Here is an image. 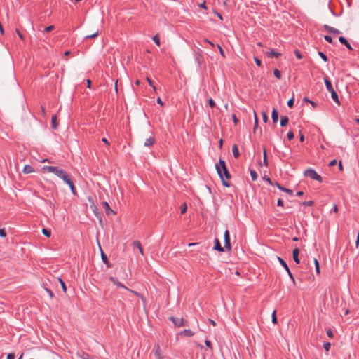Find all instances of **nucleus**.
<instances>
[{
  "mask_svg": "<svg viewBox=\"0 0 359 359\" xmlns=\"http://www.w3.org/2000/svg\"><path fill=\"white\" fill-rule=\"evenodd\" d=\"M271 320H272V323L274 324H277V323H278L276 311H273V312L272 313Z\"/></svg>",
  "mask_w": 359,
  "mask_h": 359,
  "instance_id": "f704fd0d",
  "label": "nucleus"
},
{
  "mask_svg": "<svg viewBox=\"0 0 359 359\" xmlns=\"http://www.w3.org/2000/svg\"><path fill=\"white\" fill-rule=\"evenodd\" d=\"M45 290L48 293L49 297L52 299L53 297V296H54L53 292L50 289H48V288H45Z\"/></svg>",
  "mask_w": 359,
  "mask_h": 359,
  "instance_id": "6e6d98bb",
  "label": "nucleus"
},
{
  "mask_svg": "<svg viewBox=\"0 0 359 359\" xmlns=\"http://www.w3.org/2000/svg\"><path fill=\"white\" fill-rule=\"evenodd\" d=\"M154 353L156 359H163L164 356L159 344H156L154 346Z\"/></svg>",
  "mask_w": 359,
  "mask_h": 359,
  "instance_id": "39448f33",
  "label": "nucleus"
},
{
  "mask_svg": "<svg viewBox=\"0 0 359 359\" xmlns=\"http://www.w3.org/2000/svg\"><path fill=\"white\" fill-rule=\"evenodd\" d=\"M254 60L258 67H261L262 66V61L258 57H254Z\"/></svg>",
  "mask_w": 359,
  "mask_h": 359,
  "instance_id": "49530a36",
  "label": "nucleus"
},
{
  "mask_svg": "<svg viewBox=\"0 0 359 359\" xmlns=\"http://www.w3.org/2000/svg\"><path fill=\"white\" fill-rule=\"evenodd\" d=\"M65 182L69 187L72 194L75 195L76 194V189H75L73 182L70 179V177H69L67 180H65Z\"/></svg>",
  "mask_w": 359,
  "mask_h": 359,
  "instance_id": "ddd939ff",
  "label": "nucleus"
},
{
  "mask_svg": "<svg viewBox=\"0 0 359 359\" xmlns=\"http://www.w3.org/2000/svg\"><path fill=\"white\" fill-rule=\"evenodd\" d=\"M170 320L177 327L185 325V320L183 318H175L172 316L170 317Z\"/></svg>",
  "mask_w": 359,
  "mask_h": 359,
  "instance_id": "1a4fd4ad",
  "label": "nucleus"
},
{
  "mask_svg": "<svg viewBox=\"0 0 359 359\" xmlns=\"http://www.w3.org/2000/svg\"><path fill=\"white\" fill-rule=\"evenodd\" d=\"M224 246L226 248V250L229 252H230L231 250V243H230L229 232L228 230H226L224 231Z\"/></svg>",
  "mask_w": 359,
  "mask_h": 359,
  "instance_id": "423d86ee",
  "label": "nucleus"
},
{
  "mask_svg": "<svg viewBox=\"0 0 359 359\" xmlns=\"http://www.w3.org/2000/svg\"><path fill=\"white\" fill-rule=\"evenodd\" d=\"M264 54L269 58H273V57L278 58L282 55L280 53L276 51L274 49H271L269 51L265 52Z\"/></svg>",
  "mask_w": 359,
  "mask_h": 359,
  "instance_id": "0eeeda50",
  "label": "nucleus"
},
{
  "mask_svg": "<svg viewBox=\"0 0 359 359\" xmlns=\"http://www.w3.org/2000/svg\"><path fill=\"white\" fill-rule=\"evenodd\" d=\"M208 102L211 108H214L216 106L215 101L211 97L209 98V100H208Z\"/></svg>",
  "mask_w": 359,
  "mask_h": 359,
  "instance_id": "37998d69",
  "label": "nucleus"
},
{
  "mask_svg": "<svg viewBox=\"0 0 359 359\" xmlns=\"http://www.w3.org/2000/svg\"><path fill=\"white\" fill-rule=\"evenodd\" d=\"M287 137L289 141H291L294 137V134L292 131H289L287 134Z\"/></svg>",
  "mask_w": 359,
  "mask_h": 359,
  "instance_id": "e433bc0d",
  "label": "nucleus"
},
{
  "mask_svg": "<svg viewBox=\"0 0 359 359\" xmlns=\"http://www.w3.org/2000/svg\"><path fill=\"white\" fill-rule=\"evenodd\" d=\"M42 233L46 236V237H50L51 233H50V231L48 230V229H42Z\"/></svg>",
  "mask_w": 359,
  "mask_h": 359,
  "instance_id": "58836bf2",
  "label": "nucleus"
},
{
  "mask_svg": "<svg viewBox=\"0 0 359 359\" xmlns=\"http://www.w3.org/2000/svg\"><path fill=\"white\" fill-rule=\"evenodd\" d=\"M155 138L154 137H149V138L146 139L144 142V146L146 147H150L152 146L155 143Z\"/></svg>",
  "mask_w": 359,
  "mask_h": 359,
  "instance_id": "a211bd4d",
  "label": "nucleus"
},
{
  "mask_svg": "<svg viewBox=\"0 0 359 359\" xmlns=\"http://www.w3.org/2000/svg\"><path fill=\"white\" fill-rule=\"evenodd\" d=\"M303 101H304V102H306V103H309V104H311L314 108H315V107H316L318 106V104H317V103H316L315 102H313V101H312V100H309L307 97H304L303 98Z\"/></svg>",
  "mask_w": 359,
  "mask_h": 359,
  "instance_id": "bb28decb",
  "label": "nucleus"
},
{
  "mask_svg": "<svg viewBox=\"0 0 359 359\" xmlns=\"http://www.w3.org/2000/svg\"><path fill=\"white\" fill-rule=\"evenodd\" d=\"M152 40L154 41V42L155 43L156 45H157L158 46H160L161 42H160V38H159L158 34L154 35L152 37Z\"/></svg>",
  "mask_w": 359,
  "mask_h": 359,
  "instance_id": "cd10ccee",
  "label": "nucleus"
},
{
  "mask_svg": "<svg viewBox=\"0 0 359 359\" xmlns=\"http://www.w3.org/2000/svg\"><path fill=\"white\" fill-rule=\"evenodd\" d=\"M54 29H55L54 25H49V26H47L46 27H45V29L43 32H50L53 31Z\"/></svg>",
  "mask_w": 359,
  "mask_h": 359,
  "instance_id": "c03bdc74",
  "label": "nucleus"
},
{
  "mask_svg": "<svg viewBox=\"0 0 359 359\" xmlns=\"http://www.w3.org/2000/svg\"><path fill=\"white\" fill-rule=\"evenodd\" d=\"M324 39L329 43H333L332 38L330 36H329V35H325L324 36Z\"/></svg>",
  "mask_w": 359,
  "mask_h": 359,
  "instance_id": "de8ad7c7",
  "label": "nucleus"
},
{
  "mask_svg": "<svg viewBox=\"0 0 359 359\" xmlns=\"http://www.w3.org/2000/svg\"><path fill=\"white\" fill-rule=\"evenodd\" d=\"M88 200L92 202L91 208H92L93 211L94 212V213L95 215H97V208L96 205L94 204V203L92 201L91 198H88Z\"/></svg>",
  "mask_w": 359,
  "mask_h": 359,
  "instance_id": "c9c22d12",
  "label": "nucleus"
},
{
  "mask_svg": "<svg viewBox=\"0 0 359 359\" xmlns=\"http://www.w3.org/2000/svg\"><path fill=\"white\" fill-rule=\"evenodd\" d=\"M156 102H157L158 104H159L161 106L164 105V103H163V102L162 101V100L161 99L160 97H157Z\"/></svg>",
  "mask_w": 359,
  "mask_h": 359,
  "instance_id": "0e129e2a",
  "label": "nucleus"
},
{
  "mask_svg": "<svg viewBox=\"0 0 359 359\" xmlns=\"http://www.w3.org/2000/svg\"><path fill=\"white\" fill-rule=\"evenodd\" d=\"M14 358H15L14 353H8L6 359H14Z\"/></svg>",
  "mask_w": 359,
  "mask_h": 359,
  "instance_id": "338daca9",
  "label": "nucleus"
},
{
  "mask_svg": "<svg viewBox=\"0 0 359 359\" xmlns=\"http://www.w3.org/2000/svg\"><path fill=\"white\" fill-rule=\"evenodd\" d=\"M58 281L60 282V285H61V287L62 288V290L66 292H67V287H66V285H65V282L61 279V278H58Z\"/></svg>",
  "mask_w": 359,
  "mask_h": 359,
  "instance_id": "4c0bfd02",
  "label": "nucleus"
},
{
  "mask_svg": "<svg viewBox=\"0 0 359 359\" xmlns=\"http://www.w3.org/2000/svg\"><path fill=\"white\" fill-rule=\"evenodd\" d=\"M304 175L306 177H308L312 179V180H316L319 182H321V180H322L321 177L319 175H318L315 170H313L312 169H309V170H305Z\"/></svg>",
  "mask_w": 359,
  "mask_h": 359,
  "instance_id": "20e7f679",
  "label": "nucleus"
},
{
  "mask_svg": "<svg viewBox=\"0 0 359 359\" xmlns=\"http://www.w3.org/2000/svg\"><path fill=\"white\" fill-rule=\"evenodd\" d=\"M276 187L281 191H285L290 195H292L293 194V191L291 190V189H287V188H285L283 187V186H281L280 184L278 183H276Z\"/></svg>",
  "mask_w": 359,
  "mask_h": 359,
  "instance_id": "412c9836",
  "label": "nucleus"
},
{
  "mask_svg": "<svg viewBox=\"0 0 359 359\" xmlns=\"http://www.w3.org/2000/svg\"><path fill=\"white\" fill-rule=\"evenodd\" d=\"M198 6H199L201 8L207 9V6H206L205 1H203V3L200 4L198 5Z\"/></svg>",
  "mask_w": 359,
  "mask_h": 359,
  "instance_id": "052dcab7",
  "label": "nucleus"
},
{
  "mask_svg": "<svg viewBox=\"0 0 359 359\" xmlns=\"http://www.w3.org/2000/svg\"><path fill=\"white\" fill-rule=\"evenodd\" d=\"M133 246L135 248H137V250H139V252H140V254L142 255H144V250H143V248H142L140 241H133Z\"/></svg>",
  "mask_w": 359,
  "mask_h": 359,
  "instance_id": "dca6fc26",
  "label": "nucleus"
},
{
  "mask_svg": "<svg viewBox=\"0 0 359 359\" xmlns=\"http://www.w3.org/2000/svg\"><path fill=\"white\" fill-rule=\"evenodd\" d=\"M262 178H263L264 180L266 181L270 184H271V185L273 184V182H271V179L268 176H266V175H264Z\"/></svg>",
  "mask_w": 359,
  "mask_h": 359,
  "instance_id": "864d4df0",
  "label": "nucleus"
},
{
  "mask_svg": "<svg viewBox=\"0 0 359 359\" xmlns=\"http://www.w3.org/2000/svg\"><path fill=\"white\" fill-rule=\"evenodd\" d=\"M294 97H292L290 98L288 101H287V106L290 107V108H292L294 106Z\"/></svg>",
  "mask_w": 359,
  "mask_h": 359,
  "instance_id": "a19ab883",
  "label": "nucleus"
},
{
  "mask_svg": "<svg viewBox=\"0 0 359 359\" xmlns=\"http://www.w3.org/2000/svg\"><path fill=\"white\" fill-rule=\"evenodd\" d=\"M103 207L104 208L105 212L107 215H115L116 212H114L109 206V203L106 201L102 203Z\"/></svg>",
  "mask_w": 359,
  "mask_h": 359,
  "instance_id": "6e6552de",
  "label": "nucleus"
},
{
  "mask_svg": "<svg viewBox=\"0 0 359 359\" xmlns=\"http://www.w3.org/2000/svg\"><path fill=\"white\" fill-rule=\"evenodd\" d=\"M278 261L280 262V264L284 267V268H287V263L282 259L280 258V257H278Z\"/></svg>",
  "mask_w": 359,
  "mask_h": 359,
  "instance_id": "8fccbe9b",
  "label": "nucleus"
},
{
  "mask_svg": "<svg viewBox=\"0 0 359 359\" xmlns=\"http://www.w3.org/2000/svg\"><path fill=\"white\" fill-rule=\"evenodd\" d=\"M98 34H99L98 31H97L95 33H94L93 34L86 36L85 39H95L98 36Z\"/></svg>",
  "mask_w": 359,
  "mask_h": 359,
  "instance_id": "72a5a7b5",
  "label": "nucleus"
},
{
  "mask_svg": "<svg viewBox=\"0 0 359 359\" xmlns=\"http://www.w3.org/2000/svg\"><path fill=\"white\" fill-rule=\"evenodd\" d=\"M313 203V201H307V202H303L302 204L303 205L310 206V205H312Z\"/></svg>",
  "mask_w": 359,
  "mask_h": 359,
  "instance_id": "680f3d73",
  "label": "nucleus"
},
{
  "mask_svg": "<svg viewBox=\"0 0 359 359\" xmlns=\"http://www.w3.org/2000/svg\"><path fill=\"white\" fill-rule=\"evenodd\" d=\"M254 114H255V123H254L253 130H254V133H255L256 130L259 127V119H258L257 115L255 111H254Z\"/></svg>",
  "mask_w": 359,
  "mask_h": 359,
  "instance_id": "393cba45",
  "label": "nucleus"
},
{
  "mask_svg": "<svg viewBox=\"0 0 359 359\" xmlns=\"http://www.w3.org/2000/svg\"><path fill=\"white\" fill-rule=\"evenodd\" d=\"M318 55L321 57V59L325 61V62H327L328 61V57L322 51H318Z\"/></svg>",
  "mask_w": 359,
  "mask_h": 359,
  "instance_id": "2f4dec72",
  "label": "nucleus"
},
{
  "mask_svg": "<svg viewBox=\"0 0 359 359\" xmlns=\"http://www.w3.org/2000/svg\"><path fill=\"white\" fill-rule=\"evenodd\" d=\"M215 169L223 185L226 187H229L230 184L228 181L231 179V176L229 172L225 161L222 158H219V162L215 164Z\"/></svg>",
  "mask_w": 359,
  "mask_h": 359,
  "instance_id": "f257e3e1",
  "label": "nucleus"
},
{
  "mask_svg": "<svg viewBox=\"0 0 359 359\" xmlns=\"http://www.w3.org/2000/svg\"><path fill=\"white\" fill-rule=\"evenodd\" d=\"M355 245H356V248H358L359 246V231H358V236H357Z\"/></svg>",
  "mask_w": 359,
  "mask_h": 359,
  "instance_id": "774afa93",
  "label": "nucleus"
},
{
  "mask_svg": "<svg viewBox=\"0 0 359 359\" xmlns=\"http://www.w3.org/2000/svg\"><path fill=\"white\" fill-rule=\"evenodd\" d=\"M331 347V344L330 342H327L324 344V348L326 351H329Z\"/></svg>",
  "mask_w": 359,
  "mask_h": 359,
  "instance_id": "603ef678",
  "label": "nucleus"
},
{
  "mask_svg": "<svg viewBox=\"0 0 359 359\" xmlns=\"http://www.w3.org/2000/svg\"><path fill=\"white\" fill-rule=\"evenodd\" d=\"M331 34H339L340 33V31L338 30L336 28H334L332 27V30H331Z\"/></svg>",
  "mask_w": 359,
  "mask_h": 359,
  "instance_id": "bf43d9fd",
  "label": "nucleus"
},
{
  "mask_svg": "<svg viewBox=\"0 0 359 359\" xmlns=\"http://www.w3.org/2000/svg\"><path fill=\"white\" fill-rule=\"evenodd\" d=\"M214 250L219 252H224V248L221 246L219 241L218 239L215 240Z\"/></svg>",
  "mask_w": 359,
  "mask_h": 359,
  "instance_id": "6ab92c4d",
  "label": "nucleus"
},
{
  "mask_svg": "<svg viewBox=\"0 0 359 359\" xmlns=\"http://www.w3.org/2000/svg\"><path fill=\"white\" fill-rule=\"evenodd\" d=\"M294 53V55L297 57V58H298L299 60L302 59L303 56H302V54L300 53L299 50H295Z\"/></svg>",
  "mask_w": 359,
  "mask_h": 359,
  "instance_id": "a18cd8bd",
  "label": "nucleus"
},
{
  "mask_svg": "<svg viewBox=\"0 0 359 359\" xmlns=\"http://www.w3.org/2000/svg\"><path fill=\"white\" fill-rule=\"evenodd\" d=\"M232 152H233L234 157H239L240 153H239L238 147L236 144L233 145Z\"/></svg>",
  "mask_w": 359,
  "mask_h": 359,
  "instance_id": "5701e85b",
  "label": "nucleus"
},
{
  "mask_svg": "<svg viewBox=\"0 0 359 359\" xmlns=\"http://www.w3.org/2000/svg\"><path fill=\"white\" fill-rule=\"evenodd\" d=\"M262 116L263 121L264 123H266L269 120L268 115H267L266 112L263 111L262 112Z\"/></svg>",
  "mask_w": 359,
  "mask_h": 359,
  "instance_id": "ea45409f",
  "label": "nucleus"
},
{
  "mask_svg": "<svg viewBox=\"0 0 359 359\" xmlns=\"http://www.w3.org/2000/svg\"><path fill=\"white\" fill-rule=\"evenodd\" d=\"M23 172L25 174H29V173H32L34 172V170L33 168H32V166L29 165H27L24 167L23 168Z\"/></svg>",
  "mask_w": 359,
  "mask_h": 359,
  "instance_id": "a878e982",
  "label": "nucleus"
},
{
  "mask_svg": "<svg viewBox=\"0 0 359 359\" xmlns=\"http://www.w3.org/2000/svg\"><path fill=\"white\" fill-rule=\"evenodd\" d=\"M324 82L326 86L327 90L331 93V97L332 100L337 104H340L339 96L337 93L335 91V90L333 88L332 82L328 76L324 77Z\"/></svg>",
  "mask_w": 359,
  "mask_h": 359,
  "instance_id": "7ed1b4c3",
  "label": "nucleus"
},
{
  "mask_svg": "<svg viewBox=\"0 0 359 359\" xmlns=\"http://www.w3.org/2000/svg\"><path fill=\"white\" fill-rule=\"evenodd\" d=\"M146 79L151 87L154 86L153 81L149 77H147Z\"/></svg>",
  "mask_w": 359,
  "mask_h": 359,
  "instance_id": "e2e57ef3",
  "label": "nucleus"
},
{
  "mask_svg": "<svg viewBox=\"0 0 359 359\" xmlns=\"http://www.w3.org/2000/svg\"><path fill=\"white\" fill-rule=\"evenodd\" d=\"M16 33L18 34V36L21 40H24V36L23 34L19 31L18 29H16L15 30Z\"/></svg>",
  "mask_w": 359,
  "mask_h": 359,
  "instance_id": "4d7b16f0",
  "label": "nucleus"
},
{
  "mask_svg": "<svg viewBox=\"0 0 359 359\" xmlns=\"http://www.w3.org/2000/svg\"><path fill=\"white\" fill-rule=\"evenodd\" d=\"M323 27H324V29H325L326 31H327V32H330V33L331 32V30H332V27H330V25H325L323 26Z\"/></svg>",
  "mask_w": 359,
  "mask_h": 359,
  "instance_id": "13d9d810",
  "label": "nucleus"
},
{
  "mask_svg": "<svg viewBox=\"0 0 359 359\" xmlns=\"http://www.w3.org/2000/svg\"><path fill=\"white\" fill-rule=\"evenodd\" d=\"M194 59L198 65L200 66L203 60V55L199 51H196L194 53Z\"/></svg>",
  "mask_w": 359,
  "mask_h": 359,
  "instance_id": "9b49d317",
  "label": "nucleus"
},
{
  "mask_svg": "<svg viewBox=\"0 0 359 359\" xmlns=\"http://www.w3.org/2000/svg\"><path fill=\"white\" fill-rule=\"evenodd\" d=\"M109 280L114 285H116L118 287H123L126 289L127 288L121 283H120L117 278L114 277H110Z\"/></svg>",
  "mask_w": 359,
  "mask_h": 359,
  "instance_id": "f3484780",
  "label": "nucleus"
},
{
  "mask_svg": "<svg viewBox=\"0 0 359 359\" xmlns=\"http://www.w3.org/2000/svg\"><path fill=\"white\" fill-rule=\"evenodd\" d=\"M217 48H218V49H219V51L220 55H221L224 58V57H226L225 53H224V51L223 48L221 47V46H220V45H219V44H217Z\"/></svg>",
  "mask_w": 359,
  "mask_h": 359,
  "instance_id": "79ce46f5",
  "label": "nucleus"
},
{
  "mask_svg": "<svg viewBox=\"0 0 359 359\" xmlns=\"http://www.w3.org/2000/svg\"><path fill=\"white\" fill-rule=\"evenodd\" d=\"M273 74L274 76L278 79H280L281 77H282V74H281V72L280 70H278V69H274L273 70Z\"/></svg>",
  "mask_w": 359,
  "mask_h": 359,
  "instance_id": "7c9ffc66",
  "label": "nucleus"
},
{
  "mask_svg": "<svg viewBox=\"0 0 359 359\" xmlns=\"http://www.w3.org/2000/svg\"><path fill=\"white\" fill-rule=\"evenodd\" d=\"M250 176H251L252 180V181L257 180V174L256 171L254 170H250Z\"/></svg>",
  "mask_w": 359,
  "mask_h": 359,
  "instance_id": "c85d7f7f",
  "label": "nucleus"
},
{
  "mask_svg": "<svg viewBox=\"0 0 359 359\" xmlns=\"http://www.w3.org/2000/svg\"><path fill=\"white\" fill-rule=\"evenodd\" d=\"M268 158H263L262 161H258V165L260 166V167H262V166H267L268 165V161H267Z\"/></svg>",
  "mask_w": 359,
  "mask_h": 359,
  "instance_id": "c756f323",
  "label": "nucleus"
},
{
  "mask_svg": "<svg viewBox=\"0 0 359 359\" xmlns=\"http://www.w3.org/2000/svg\"><path fill=\"white\" fill-rule=\"evenodd\" d=\"M313 262H314V264H315L316 271L318 274H319L320 273L319 262H318V259L316 258L313 259Z\"/></svg>",
  "mask_w": 359,
  "mask_h": 359,
  "instance_id": "473e14b6",
  "label": "nucleus"
},
{
  "mask_svg": "<svg viewBox=\"0 0 359 359\" xmlns=\"http://www.w3.org/2000/svg\"><path fill=\"white\" fill-rule=\"evenodd\" d=\"M187 210V205L185 203H184L181 207V213L182 214L185 213Z\"/></svg>",
  "mask_w": 359,
  "mask_h": 359,
  "instance_id": "09e8293b",
  "label": "nucleus"
},
{
  "mask_svg": "<svg viewBox=\"0 0 359 359\" xmlns=\"http://www.w3.org/2000/svg\"><path fill=\"white\" fill-rule=\"evenodd\" d=\"M326 332H327V334L330 337H333V332H332V330L330 329H328Z\"/></svg>",
  "mask_w": 359,
  "mask_h": 359,
  "instance_id": "69168bd1",
  "label": "nucleus"
},
{
  "mask_svg": "<svg viewBox=\"0 0 359 359\" xmlns=\"http://www.w3.org/2000/svg\"><path fill=\"white\" fill-rule=\"evenodd\" d=\"M58 127V122L57 120V116L55 114L52 116L51 118V128L54 130H57Z\"/></svg>",
  "mask_w": 359,
  "mask_h": 359,
  "instance_id": "2eb2a0df",
  "label": "nucleus"
},
{
  "mask_svg": "<svg viewBox=\"0 0 359 359\" xmlns=\"http://www.w3.org/2000/svg\"><path fill=\"white\" fill-rule=\"evenodd\" d=\"M289 123V118L287 116H283L280 118V126L281 127L286 126Z\"/></svg>",
  "mask_w": 359,
  "mask_h": 359,
  "instance_id": "aec40b11",
  "label": "nucleus"
},
{
  "mask_svg": "<svg viewBox=\"0 0 359 359\" xmlns=\"http://www.w3.org/2000/svg\"><path fill=\"white\" fill-rule=\"evenodd\" d=\"M271 118L273 123H276L278 121V111L276 108H273L271 112Z\"/></svg>",
  "mask_w": 359,
  "mask_h": 359,
  "instance_id": "4468645a",
  "label": "nucleus"
},
{
  "mask_svg": "<svg viewBox=\"0 0 359 359\" xmlns=\"http://www.w3.org/2000/svg\"><path fill=\"white\" fill-rule=\"evenodd\" d=\"M100 250H101V257H102L103 262L105 263L108 267H110V264H109L107 255L103 252V251L102 250L101 248H100Z\"/></svg>",
  "mask_w": 359,
  "mask_h": 359,
  "instance_id": "b1692460",
  "label": "nucleus"
},
{
  "mask_svg": "<svg viewBox=\"0 0 359 359\" xmlns=\"http://www.w3.org/2000/svg\"><path fill=\"white\" fill-rule=\"evenodd\" d=\"M180 334L182 336L191 337L194 334V332H193L190 330H184L182 331L180 333Z\"/></svg>",
  "mask_w": 359,
  "mask_h": 359,
  "instance_id": "4be33fe9",
  "label": "nucleus"
},
{
  "mask_svg": "<svg viewBox=\"0 0 359 359\" xmlns=\"http://www.w3.org/2000/svg\"><path fill=\"white\" fill-rule=\"evenodd\" d=\"M6 236V233L4 229H0V237L5 238Z\"/></svg>",
  "mask_w": 359,
  "mask_h": 359,
  "instance_id": "5fc2aeb1",
  "label": "nucleus"
},
{
  "mask_svg": "<svg viewBox=\"0 0 359 359\" xmlns=\"http://www.w3.org/2000/svg\"><path fill=\"white\" fill-rule=\"evenodd\" d=\"M41 170L43 172H52L55 174L64 182L69 177L66 171L57 166L45 165L41 168Z\"/></svg>",
  "mask_w": 359,
  "mask_h": 359,
  "instance_id": "f03ea898",
  "label": "nucleus"
},
{
  "mask_svg": "<svg viewBox=\"0 0 359 359\" xmlns=\"http://www.w3.org/2000/svg\"><path fill=\"white\" fill-rule=\"evenodd\" d=\"M299 250L298 248H295L292 252V257H293L294 261L297 264H299V262H300L299 259Z\"/></svg>",
  "mask_w": 359,
  "mask_h": 359,
  "instance_id": "f8f14e48",
  "label": "nucleus"
},
{
  "mask_svg": "<svg viewBox=\"0 0 359 359\" xmlns=\"http://www.w3.org/2000/svg\"><path fill=\"white\" fill-rule=\"evenodd\" d=\"M339 41L341 44L344 45L349 50H353V48H352L351 45L344 36H339Z\"/></svg>",
  "mask_w": 359,
  "mask_h": 359,
  "instance_id": "9d476101",
  "label": "nucleus"
},
{
  "mask_svg": "<svg viewBox=\"0 0 359 359\" xmlns=\"http://www.w3.org/2000/svg\"><path fill=\"white\" fill-rule=\"evenodd\" d=\"M232 119L235 125H237L239 123V119L234 114L232 115Z\"/></svg>",
  "mask_w": 359,
  "mask_h": 359,
  "instance_id": "3c124183",
  "label": "nucleus"
}]
</instances>
